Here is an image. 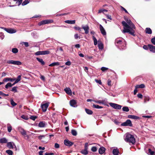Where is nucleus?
<instances>
[{
  "mask_svg": "<svg viewBox=\"0 0 155 155\" xmlns=\"http://www.w3.org/2000/svg\"><path fill=\"white\" fill-rule=\"evenodd\" d=\"M126 21L127 22L124 21L122 22V24L124 26L123 32V33H128L131 35L135 36L136 35L134 34L135 31L134 30L136 28L135 25L130 20L127 19Z\"/></svg>",
  "mask_w": 155,
  "mask_h": 155,
  "instance_id": "obj_1",
  "label": "nucleus"
},
{
  "mask_svg": "<svg viewBox=\"0 0 155 155\" xmlns=\"http://www.w3.org/2000/svg\"><path fill=\"white\" fill-rule=\"evenodd\" d=\"M116 46L120 50H124L126 48V42L123 38L117 39L115 41Z\"/></svg>",
  "mask_w": 155,
  "mask_h": 155,
  "instance_id": "obj_2",
  "label": "nucleus"
},
{
  "mask_svg": "<svg viewBox=\"0 0 155 155\" xmlns=\"http://www.w3.org/2000/svg\"><path fill=\"white\" fill-rule=\"evenodd\" d=\"M126 134V137L124 139L125 141L129 142L130 145L131 143L132 145L134 144L135 142V140L133 135L128 133L127 134Z\"/></svg>",
  "mask_w": 155,
  "mask_h": 155,
  "instance_id": "obj_3",
  "label": "nucleus"
},
{
  "mask_svg": "<svg viewBox=\"0 0 155 155\" xmlns=\"http://www.w3.org/2000/svg\"><path fill=\"white\" fill-rule=\"evenodd\" d=\"M53 20L52 19H47L43 20L39 22L38 23V25L39 26H41L42 25L52 23L53 22Z\"/></svg>",
  "mask_w": 155,
  "mask_h": 155,
  "instance_id": "obj_4",
  "label": "nucleus"
},
{
  "mask_svg": "<svg viewBox=\"0 0 155 155\" xmlns=\"http://www.w3.org/2000/svg\"><path fill=\"white\" fill-rule=\"evenodd\" d=\"M121 126L131 127L133 126V124L131 121L129 119H128L125 122L122 123L121 124Z\"/></svg>",
  "mask_w": 155,
  "mask_h": 155,
  "instance_id": "obj_5",
  "label": "nucleus"
},
{
  "mask_svg": "<svg viewBox=\"0 0 155 155\" xmlns=\"http://www.w3.org/2000/svg\"><path fill=\"white\" fill-rule=\"evenodd\" d=\"M18 130L22 135L24 136L25 137H27L28 138H29L28 136L27 135L26 131L22 127H18Z\"/></svg>",
  "mask_w": 155,
  "mask_h": 155,
  "instance_id": "obj_6",
  "label": "nucleus"
},
{
  "mask_svg": "<svg viewBox=\"0 0 155 155\" xmlns=\"http://www.w3.org/2000/svg\"><path fill=\"white\" fill-rule=\"evenodd\" d=\"M109 104L111 107L117 110H120L121 109L122 107L121 105L114 103H109Z\"/></svg>",
  "mask_w": 155,
  "mask_h": 155,
  "instance_id": "obj_7",
  "label": "nucleus"
},
{
  "mask_svg": "<svg viewBox=\"0 0 155 155\" xmlns=\"http://www.w3.org/2000/svg\"><path fill=\"white\" fill-rule=\"evenodd\" d=\"M1 28L3 29L7 32L10 34H13L15 33L16 31L15 29H14L11 28H6L3 27H1Z\"/></svg>",
  "mask_w": 155,
  "mask_h": 155,
  "instance_id": "obj_8",
  "label": "nucleus"
},
{
  "mask_svg": "<svg viewBox=\"0 0 155 155\" xmlns=\"http://www.w3.org/2000/svg\"><path fill=\"white\" fill-rule=\"evenodd\" d=\"M7 63L9 64H12L18 65H20L21 64V62L20 61L13 60L8 61H7Z\"/></svg>",
  "mask_w": 155,
  "mask_h": 155,
  "instance_id": "obj_9",
  "label": "nucleus"
},
{
  "mask_svg": "<svg viewBox=\"0 0 155 155\" xmlns=\"http://www.w3.org/2000/svg\"><path fill=\"white\" fill-rule=\"evenodd\" d=\"M81 28L84 31L85 33L86 34H88L89 32V28L88 25H82Z\"/></svg>",
  "mask_w": 155,
  "mask_h": 155,
  "instance_id": "obj_10",
  "label": "nucleus"
},
{
  "mask_svg": "<svg viewBox=\"0 0 155 155\" xmlns=\"http://www.w3.org/2000/svg\"><path fill=\"white\" fill-rule=\"evenodd\" d=\"M48 106L49 104L47 103L41 105V107L43 112H45L46 111Z\"/></svg>",
  "mask_w": 155,
  "mask_h": 155,
  "instance_id": "obj_11",
  "label": "nucleus"
},
{
  "mask_svg": "<svg viewBox=\"0 0 155 155\" xmlns=\"http://www.w3.org/2000/svg\"><path fill=\"white\" fill-rule=\"evenodd\" d=\"M7 146L9 149H13L14 147L16 149V146L13 142H8L7 143Z\"/></svg>",
  "mask_w": 155,
  "mask_h": 155,
  "instance_id": "obj_12",
  "label": "nucleus"
},
{
  "mask_svg": "<svg viewBox=\"0 0 155 155\" xmlns=\"http://www.w3.org/2000/svg\"><path fill=\"white\" fill-rule=\"evenodd\" d=\"M64 143L65 145L68 147L71 146L73 144V142L67 140H64Z\"/></svg>",
  "mask_w": 155,
  "mask_h": 155,
  "instance_id": "obj_13",
  "label": "nucleus"
},
{
  "mask_svg": "<svg viewBox=\"0 0 155 155\" xmlns=\"http://www.w3.org/2000/svg\"><path fill=\"white\" fill-rule=\"evenodd\" d=\"M99 28L101 34L103 35H106V33L105 30L101 24L99 25Z\"/></svg>",
  "mask_w": 155,
  "mask_h": 155,
  "instance_id": "obj_14",
  "label": "nucleus"
},
{
  "mask_svg": "<svg viewBox=\"0 0 155 155\" xmlns=\"http://www.w3.org/2000/svg\"><path fill=\"white\" fill-rule=\"evenodd\" d=\"M70 105L73 107H77V102L76 101L74 100H71L70 101Z\"/></svg>",
  "mask_w": 155,
  "mask_h": 155,
  "instance_id": "obj_15",
  "label": "nucleus"
},
{
  "mask_svg": "<svg viewBox=\"0 0 155 155\" xmlns=\"http://www.w3.org/2000/svg\"><path fill=\"white\" fill-rule=\"evenodd\" d=\"M15 79L14 78H5L3 80V81L5 82H7L8 81H11L12 82L14 81H15Z\"/></svg>",
  "mask_w": 155,
  "mask_h": 155,
  "instance_id": "obj_16",
  "label": "nucleus"
},
{
  "mask_svg": "<svg viewBox=\"0 0 155 155\" xmlns=\"http://www.w3.org/2000/svg\"><path fill=\"white\" fill-rule=\"evenodd\" d=\"M148 46L150 49V51L153 52H155V46L151 45H148Z\"/></svg>",
  "mask_w": 155,
  "mask_h": 155,
  "instance_id": "obj_17",
  "label": "nucleus"
},
{
  "mask_svg": "<svg viewBox=\"0 0 155 155\" xmlns=\"http://www.w3.org/2000/svg\"><path fill=\"white\" fill-rule=\"evenodd\" d=\"M127 117L129 118L134 120H138L140 119V117H139L134 115H128Z\"/></svg>",
  "mask_w": 155,
  "mask_h": 155,
  "instance_id": "obj_18",
  "label": "nucleus"
},
{
  "mask_svg": "<svg viewBox=\"0 0 155 155\" xmlns=\"http://www.w3.org/2000/svg\"><path fill=\"white\" fill-rule=\"evenodd\" d=\"M105 148L104 147H101L99 150V153L100 154H103L105 151Z\"/></svg>",
  "mask_w": 155,
  "mask_h": 155,
  "instance_id": "obj_19",
  "label": "nucleus"
},
{
  "mask_svg": "<svg viewBox=\"0 0 155 155\" xmlns=\"http://www.w3.org/2000/svg\"><path fill=\"white\" fill-rule=\"evenodd\" d=\"M64 91L67 94L69 95H71V91L69 87H66L64 88Z\"/></svg>",
  "mask_w": 155,
  "mask_h": 155,
  "instance_id": "obj_20",
  "label": "nucleus"
},
{
  "mask_svg": "<svg viewBox=\"0 0 155 155\" xmlns=\"http://www.w3.org/2000/svg\"><path fill=\"white\" fill-rule=\"evenodd\" d=\"M112 153L114 155H118L119 150L117 148H114L113 150Z\"/></svg>",
  "mask_w": 155,
  "mask_h": 155,
  "instance_id": "obj_21",
  "label": "nucleus"
},
{
  "mask_svg": "<svg viewBox=\"0 0 155 155\" xmlns=\"http://www.w3.org/2000/svg\"><path fill=\"white\" fill-rule=\"evenodd\" d=\"M46 125V123L45 121H41L38 124V126L40 127H44Z\"/></svg>",
  "mask_w": 155,
  "mask_h": 155,
  "instance_id": "obj_22",
  "label": "nucleus"
},
{
  "mask_svg": "<svg viewBox=\"0 0 155 155\" xmlns=\"http://www.w3.org/2000/svg\"><path fill=\"white\" fill-rule=\"evenodd\" d=\"M64 22L66 23L69 24H74L75 23V20H67L64 21Z\"/></svg>",
  "mask_w": 155,
  "mask_h": 155,
  "instance_id": "obj_23",
  "label": "nucleus"
},
{
  "mask_svg": "<svg viewBox=\"0 0 155 155\" xmlns=\"http://www.w3.org/2000/svg\"><path fill=\"white\" fill-rule=\"evenodd\" d=\"M146 33L147 34H151L152 33V31L151 29L149 28H147L145 29Z\"/></svg>",
  "mask_w": 155,
  "mask_h": 155,
  "instance_id": "obj_24",
  "label": "nucleus"
},
{
  "mask_svg": "<svg viewBox=\"0 0 155 155\" xmlns=\"http://www.w3.org/2000/svg\"><path fill=\"white\" fill-rule=\"evenodd\" d=\"M7 140L5 138H2L0 139V143H7Z\"/></svg>",
  "mask_w": 155,
  "mask_h": 155,
  "instance_id": "obj_25",
  "label": "nucleus"
},
{
  "mask_svg": "<svg viewBox=\"0 0 155 155\" xmlns=\"http://www.w3.org/2000/svg\"><path fill=\"white\" fill-rule=\"evenodd\" d=\"M145 87V86L144 84H141L140 85H136L135 86V87H136V88H144Z\"/></svg>",
  "mask_w": 155,
  "mask_h": 155,
  "instance_id": "obj_26",
  "label": "nucleus"
},
{
  "mask_svg": "<svg viewBox=\"0 0 155 155\" xmlns=\"http://www.w3.org/2000/svg\"><path fill=\"white\" fill-rule=\"evenodd\" d=\"M81 153L84 155H86L88 153V151L87 149H84L81 151Z\"/></svg>",
  "mask_w": 155,
  "mask_h": 155,
  "instance_id": "obj_27",
  "label": "nucleus"
},
{
  "mask_svg": "<svg viewBox=\"0 0 155 155\" xmlns=\"http://www.w3.org/2000/svg\"><path fill=\"white\" fill-rule=\"evenodd\" d=\"M36 59L37 61L40 62L42 65H45V63L42 59L40 58H37Z\"/></svg>",
  "mask_w": 155,
  "mask_h": 155,
  "instance_id": "obj_28",
  "label": "nucleus"
},
{
  "mask_svg": "<svg viewBox=\"0 0 155 155\" xmlns=\"http://www.w3.org/2000/svg\"><path fill=\"white\" fill-rule=\"evenodd\" d=\"M98 47L99 49L100 50H102L103 49L104 46H103V44L101 42L100 43H98Z\"/></svg>",
  "mask_w": 155,
  "mask_h": 155,
  "instance_id": "obj_29",
  "label": "nucleus"
},
{
  "mask_svg": "<svg viewBox=\"0 0 155 155\" xmlns=\"http://www.w3.org/2000/svg\"><path fill=\"white\" fill-rule=\"evenodd\" d=\"M85 110L86 113L89 115H91L93 114V111L87 109H85Z\"/></svg>",
  "mask_w": 155,
  "mask_h": 155,
  "instance_id": "obj_30",
  "label": "nucleus"
},
{
  "mask_svg": "<svg viewBox=\"0 0 155 155\" xmlns=\"http://www.w3.org/2000/svg\"><path fill=\"white\" fill-rule=\"evenodd\" d=\"M60 64V63L59 62H53L49 65V66H53L56 65H59Z\"/></svg>",
  "mask_w": 155,
  "mask_h": 155,
  "instance_id": "obj_31",
  "label": "nucleus"
},
{
  "mask_svg": "<svg viewBox=\"0 0 155 155\" xmlns=\"http://www.w3.org/2000/svg\"><path fill=\"white\" fill-rule=\"evenodd\" d=\"M92 107L94 108L97 109H101L103 107L102 106H100L98 105H95L94 104H93Z\"/></svg>",
  "mask_w": 155,
  "mask_h": 155,
  "instance_id": "obj_32",
  "label": "nucleus"
},
{
  "mask_svg": "<svg viewBox=\"0 0 155 155\" xmlns=\"http://www.w3.org/2000/svg\"><path fill=\"white\" fill-rule=\"evenodd\" d=\"M6 153L8 155H13V152L11 150H8L6 151Z\"/></svg>",
  "mask_w": 155,
  "mask_h": 155,
  "instance_id": "obj_33",
  "label": "nucleus"
},
{
  "mask_svg": "<svg viewBox=\"0 0 155 155\" xmlns=\"http://www.w3.org/2000/svg\"><path fill=\"white\" fill-rule=\"evenodd\" d=\"M8 131L9 132H10L12 130V127L9 124H7Z\"/></svg>",
  "mask_w": 155,
  "mask_h": 155,
  "instance_id": "obj_34",
  "label": "nucleus"
},
{
  "mask_svg": "<svg viewBox=\"0 0 155 155\" xmlns=\"http://www.w3.org/2000/svg\"><path fill=\"white\" fill-rule=\"evenodd\" d=\"M12 87V85L11 83H8L5 86V88L6 89Z\"/></svg>",
  "mask_w": 155,
  "mask_h": 155,
  "instance_id": "obj_35",
  "label": "nucleus"
},
{
  "mask_svg": "<svg viewBox=\"0 0 155 155\" xmlns=\"http://www.w3.org/2000/svg\"><path fill=\"white\" fill-rule=\"evenodd\" d=\"M50 53V51L48 50L42 51V55L48 54Z\"/></svg>",
  "mask_w": 155,
  "mask_h": 155,
  "instance_id": "obj_36",
  "label": "nucleus"
},
{
  "mask_svg": "<svg viewBox=\"0 0 155 155\" xmlns=\"http://www.w3.org/2000/svg\"><path fill=\"white\" fill-rule=\"evenodd\" d=\"M122 110L124 111L128 112L129 109L127 107H124L122 108Z\"/></svg>",
  "mask_w": 155,
  "mask_h": 155,
  "instance_id": "obj_37",
  "label": "nucleus"
},
{
  "mask_svg": "<svg viewBox=\"0 0 155 155\" xmlns=\"http://www.w3.org/2000/svg\"><path fill=\"white\" fill-rule=\"evenodd\" d=\"M101 104L106 105L107 103V99L106 98H105L104 100L101 101Z\"/></svg>",
  "mask_w": 155,
  "mask_h": 155,
  "instance_id": "obj_38",
  "label": "nucleus"
},
{
  "mask_svg": "<svg viewBox=\"0 0 155 155\" xmlns=\"http://www.w3.org/2000/svg\"><path fill=\"white\" fill-rule=\"evenodd\" d=\"M17 87H14L12 88L11 91L14 93L17 92Z\"/></svg>",
  "mask_w": 155,
  "mask_h": 155,
  "instance_id": "obj_39",
  "label": "nucleus"
},
{
  "mask_svg": "<svg viewBox=\"0 0 155 155\" xmlns=\"http://www.w3.org/2000/svg\"><path fill=\"white\" fill-rule=\"evenodd\" d=\"M29 3V2L28 0H25L22 3V6H24Z\"/></svg>",
  "mask_w": 155,
  "mask_h": 155,
  "instance_id": "obj_40",
  "label": "nucleus"
},
{
  "mask_svg": "<svg viewBox=\"0 0 155 155\" xmlns=\"http://www.w3.org/2000/svg\"><path fill=\"white\" fill-rule=\"evenodd\" d=\"M12 52L13 53L15 54L18 52V50L17 48H14L12 49Z\"/></svg>",
  "mask_w": 155,
  "mask_h": 155,
  "instance_id": "obj_41",
  "label": "nucleus"
},
{
  "mask_svg": "<svg viewBox=\"0 0 155 155\" xmlns=\"http://www.w3.org/2000/svg\"><path fill=\"white\" fill-rule=\"evenodd\" d=\"M107 10L105 9H104L102 8L100 9L98 13H101L102 12H107Z\"/></svg>",
  "mask_w": 155,
  "mask_h": 155,
  "instance_id": "obj_42",
  "label": "nucleus"
},
{
  "mask_svg": "<svg viewBox=\"0 0 155 155\" xmlns=\"http://www.w3.org/2000/svg\"><path fill=\"white\" fill-rule=\"evenodd\" d=\"M93 39L94 41V45H96L97 44V40L96 38L94 36H93Z\"/></svg>",
  "mask_w": 155,
  "mask_h": 155,
  "instance_id": "obj_43",
  "label": "nucleus"
},
{
  "mask_svg": "<svg viewBox=\"0 0 155 155\" xmlns=\"http://www.w3.org/2000/svg\"><path fill=\"white\" fill-rule=\"evenodd\" d=\"M72 134L74 136H76L77 135V131L74 130H71V132Z\"/></svg>",
  "mask_w": 155,
  "mask_h": 155,
  "instance_id": "obj_44",
  "label": "nucleus"
},
{
  "mask_svg": "<svg viewBox=\"0 0 155 155\" xmlns=\"http://www.w3.org/2000/svg\"><path fill=\"white\" fill-rule=\"evenodd\" d=\"M21 118H22L23 119H24L25 120H28V116H27L25 115H22L21 117Z\"/></svg>",
  "mask_w": 155,
  "mask_h": 155,
  "instance_id": "obj_45",
  "label": "nucleus"
},
{
  "mask_svg": "<svg viewBox=\"0 0 155 155\" xmlns=\"http://www.w3.org/2000/svg\"><path fill=\"white\" fill-rule=\"evenodd\" d=\"M11 104L13 106H14L17 105V104L14 102L13 100L12 99L11 100Z\"/></svg>",
  "mask_w": 155,
  "mask_h": 155,
  "instance_id": "obj_46",
  "label": "nucleus"
},
{
  "mask_svg": "<svg viewBox=\"0 0 155 155\" xmlns=\"http://www.w3.org/2000/svg\"><path fill=\"white\" fill-rule=\"evenodd\" d=\"M35 55H42V51H38L35 53Z\"/></svg>",
  "mask_w": 155,
  "mask_h": 155,
  "instance_id": "obj_47",
  "label": "nucleus"
},
{
  "mask_svg": "<svg viewBox=\"0 0 155 155\" xmlns=\"http://www.w3.org/2000/svg\"><path fill=\"white\" fill-rule=\"evenodd\" d=\"M148 152L150 155H153L154 153V152L152 151L150 149H148Z\"/></svg>",
  "mask_w": 155,
  "mask_h": 155,
  "instance_id": "obj_48",
  "label": "nucleus"
},
{
  "mask_svg": "<svg viewBox=\"0 0 155 155\" xmlns=\"http://www.w3.org/2000/svg\"><path fill=\"white\" fill-rule=\"evenodd\" d=\"M37 118V117L36 116H31L30 118L33 120H35Z\"/></svg>",
  "mask_w": 155,
  "mask_h": 155,
  "instance_id": "obj_49",
  "label": "nucleus"
},
{
  "mask_svg": "<svg viewBox=\"0 0 155 155\" xmlns=\"http://www.w3.org/2000/svg\"><path fill=\"white\" fill-rule=\"evenodd\" d=\"M5 36L3 33L0 32V38L2 40H3Z\"/></svg>",
  "mask_w": 155,
  "mask_h": 155,
  "instance_id": "obj_50",
  "label": "nucleus"
},
{
  "mask_svg": "<svg viewBox=\"0 0 155 155\" xmlns=\"http://www.w3.org/2000/svg\"><path fill=\"white\" fill-rule=\"evenodd\" d=\"M91 150L94 152H95L97 150V148L95 147H93L91 148Z\"/></svg>",
  "mask_w": 155,
  "mask_h": 155,
  "instance_id": "obj_51",
  "label": "nucleus"
},
{
  "mask_svg": "<svg viewBox=\"0 0 155 155\" xmlns=\"http://www.w3.org/2000/svg\"><path fill=\"white\" fill-rule=\"evenodd\" d=\"M74 28L77 31H81V28L79 27L74 26Z\"/></svg>",
  "mask_w": 155,
  "mask_h": 155,
  "instance_id": "obj_52",
  "label": "nucleus"
},
{
  "mask_svg": "<svg viewBox=\"0 0 155 155\" xmlns=\"http://www.w3.org/2000/svg\"><path fill=\"white\" fill-rule=\"evenodd\" d=\"M22 0H18L16 3L18 4V6H19L22 3Z\"/></svg>",
  "mask_w": 155,
  "mask_h": 155,
  "instance_id": "obj_53",
  "label": "nucleus"
},
{
  "mask_svg": "<svg viewBox=\"0 0 155 155\" xmlns=\"http://www.w3.org/2000/svg\"><path fill=\"white\" fill-rule=\"evenodd\" d=\"M108 69V68L104 67H102L101 68V70L103 72L107 70Z\"/></svg>",
  "mask_w": 155,
  "mask_h": 155,
  "instance_id": "obj_54",
  "label": "nucleus"
},
{
  "mask_svg": "<svg viewBox=\"0 0 155 155\" xmlns=\"http://www.w3.org/2000/svg\"><path fill=\"white\" fill-rule=\"evenodd\" d=\"M21 75H19L17 77V78L16 79H15V80L18 82L19 81H20L21 80Z\"/></svg>",
  "mask_w": 155,
  "mask_h": 155,
  "instance_id": "obj_55",
  "label": "nucleus"
},
{
  "mask_svg": "<svg viewBox=\"0 0 155 155\" xmlns=\"http://www.w3.org/2000/svg\"><path fill=\"white\" fill-rule=\"evenodd\" d=\"M22 43L25 45V47H28L29 46V44L28 42H23Z\"/></svg>",
  "mask_w": 155,
  "mask_h": 155,
  "instance_id": "obj_56",
  "label": "nucleus"
},
{
  "mask_svg": "<svg viewBox=\"0 0 155 155\" xmlns=\"http://www.w3.org/2000/svg\"><path fill=\"white\" fill-rule=\"evenodd\" d=\"M95 81L100 85L102 84V82L101 80H98L96 79L95 80Z\"/></svg>",
  "mask_w": 155,
  "mask_h": 155,
  "instance_id": "obj_57",
  "label": "nucleus"
},
{
  "mask_svg": "<svg viewBox=\"0 0 155 155\" xmlns=\"http://www.w3.org/2000/svg\"><path fill=\"white\" fill-rule=\"evenodd\" d=\"M74 37L76 39H77L78 38H80V37L78 33H76L74 34Z\"/></svg>",
  "mask_w": 155,
  "mask_h": 155,
  "instance_id": "obj_58",
  "label": "nucleus"
},
{
  "mask_svg": "<svg viewBox=\"0 0 155 155\" xmlns=\"http://www.w3.org/2000/svg\"><path fill=\"white\" fill-rule=\"evenodd\" d=\"M114 122L115 124L117 125H119L120 123V122L118 121L117 120H115Z\"/></svg>",
  "mask_w": 155,
  "mask_h": 155,
  "instance_id": "obj_59",
  "label": "nucleus"
},
{
  "mask_svg": "<svg viewBox=\"0 0 155 155\" xmlns=\"http://www.w3.org/2000/svg\"><path fill=\"white\" fill-rule=\"evenodd\" d=\"M151 41L152 44H153L154 45H155V37L151 39Z\"/></svg>",
  "mask_w": 155,
  "mask_h": 155,
  "instance_id": "obj_60",
  "label": "nucleus"
},
{
  "mask_svg": "<svg viewBox=\"0 0 155 155\" xmlns=\"http://www.w3.org/2000/svg\"><path fill=\"white\" fill-rule=\"evenodd\" d=\"M54 147L56 148H59L60 146L58 143H55L54 144Z\"/></svg>",
  "mask_w": 155,
  "mask_h": 155,
  "instance_id": "obj_61",
  "label": "nucleus"
},
{
  "mask_svg": "<svg viewBox=\"0 0 155 155\" xmlns=\"http://www.w3.org/2000/svg\"><path fill=\"white\" fill-rule=\"evenodd\" d=\"M65 65H66L70 66L71 64V63L70 61H68L65 63Z\"/></svg>",
  "mask_w": 155,
  "mask_h": 155,
  "instance_id": "obj_62",
  "label": "nucleus"
},
{
  "mask_svg": "<svg viewBox=\"0 0 155 155\" xmlns=\"http://www.w3.org/2000/svg\"><path fill=\"white\" fill-rule=\"evenodd\" d=\"M120 7L122 10L124 11L126 13H128L127 11L122 6H120Z\"/></svg>",
  "mask_w": 155,
  "mask_h": 155,
  "instance_id": "obj_63",
  "label": "nucleus"
},
{
  "mask_svg": "<svg viewBox=\"0 0 155 155\" xmlns=\"http://www.w3.org/2000/svg\"><path fill=\"white\" fill-rule=\"evenodd\" d=\"M137 96L138 98H142L143 97L142 95L140 93L138 94L137 95Z\"/></svg>",
  "mask_w": 155,
  "mask_h": 155,
  "instance_id": "obj_64",
  "label": "nucleus"
}]
</instances>
